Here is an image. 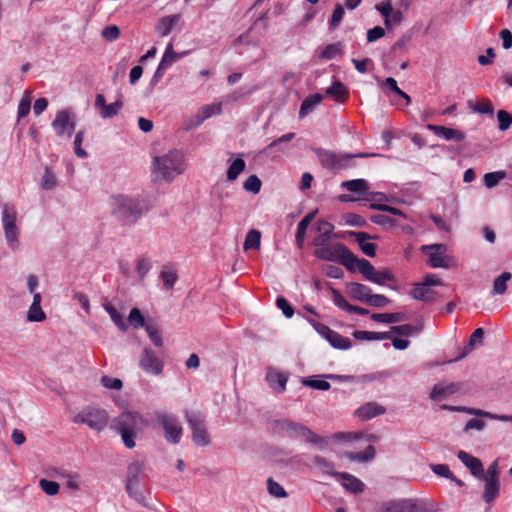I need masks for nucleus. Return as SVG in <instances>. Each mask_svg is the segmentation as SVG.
I'll return each instance as SVG.
<instances>
[{"mask_svg": "<svg viewBox=\"0 0 512 512\" xmlns=\"http://www.w3.org/2000/svg\"><path fill=\"white\" fill-rule=\"evenodd\" d=\"M461 383L437 384L433 387L430 398L432 400L446 399L461 389Z\"/></svg>", "mask_w": 512, "mask_h": 512, "instance_id": "24", "label": "nucleus"}, {"mask_svg": "<svg viewBox=\"0 0 512 512\" xmlns=\"http://www.w3.org/2000/svg\"><path fill=\"white\" fill-rule=\"evenodd\" d=\"M40 185L44 190H51L57 186L56 176L48 167H45Z\"/></svg>", "mask_w": 512, "mask_h": 512, "instance_id": "51", "label": "nucleus"}, {"mask_svg": "<svg viewBox=\"0 0 512 512\" xmlns=\"http://www.w3.org/2000/svg\"><path fill=\"white\" fill-rule=\"evenodd\" d=\"M505 177L504 171L489 172L484 175V184L487 188H493Z\"/></svg>", "mask_w": 512, "mask_h": 512, "instance_id": "55", "label": "nucleus"}, {"mask_svg": "<svg viewBox=\"0 0 512 512\" xmlns=\"http://www.w3.org/2000/svg\"><path fill=\"white\" fill-rule=\"evenodd\" d=\"M348 291L352 298L365 304L371 295V289L368 286L358 282H351L348 285Z\"/></svg>", "mask_w": 512, "mask_h": 512, "instance_id": "31", "label": "nucleus"}, {"mask_svg": "<svg viewBox=\"0 0 512 512\" xmlns=\"http://www.w3.org/2000/svg\"><path fill=\"white\" fill-rule=\"evenodd\" d=\"M95 107L99 110L102 118H111L118 114L122 104L120 102L107 104L104 95L97 94L95 98Z\"/></svg>", "mask_w": 512, "mask_h": 512, "instance_id": "21", "label": "nucleus"}, {"mask_svg": "<svg viewBox=\"0 0 512 512\" xmlns=\"http://www.w3.org/2000/svg\"><path fill=\"white\" fill-rule=\"evenodd\" d=\"M266 379L270 386L278 393H283L286 389L288 377L276 371H268Z\"/></svg>", "mask_w": 512, "mask_h": 512, "instance_id": "34", "label": "nucleus"}, {"mask_svg": "<svg viewBox=\"0 0 512 512\" xmlns=\"http://www.w3.org/2000/svg\"><path fill=\"white\" fill-rule=\"evenodd\" d=\"M457 457L470 470L474 477H484V468L480 459L465 451H459Z\"/></svg>", "mask_w": 512, "mask_h": 512, "instance_id": "20", "label": "nucleus"}, {"mask_svg": "<svg viewBox=\"0 0 512 512\" xmlns=\"http://www.w3.org/2000/svg\"><path fill=\"white\" fill-rule=\"evenodd\" d=\"M221 113V103H212L203 106L196 114V124H201L204 120Z\"/></svg>", "mask_w": 512, "mask_h": 512, "instance_id": "36", "label": "nucleus"}, {"mask_svg": "<svg viewBox=\"0 0 512 512\" xmlns=\"http://www.w3.org/2000/svg\"><path fill=\"white\" fill-rule=\"evenodd\" d=\"M100 381L101 384L107 389L120 390L123 386V383L120 379L112 378L107 375L102 376Z\"/></svg>", "mask_w": 512, "mask_h": 512, "instance_id": "64", "label": "nucleus"}, {"mask_svg": "<svg viewBox=\"0 0 512 512\" xmlns=\"http://www.w3.org/2000/svg\"><path fill=\"white\" fill-rule=\"evenodd\" d=\"M375 454V447L369 445L363 452H348L346 457L351 461L367 462L372 460L375 457Z\"/></svg>", "mask_w": 512, "mask_h": 512, "instance_id": "41", "label": "nucleus"}, {"mask_svg": "<svg viewBox=\"0 0 512 512\" xmlns=\"http://www.w3.org/2000/svg\"><path fill=\"white\" fill-rule=\"evenodd\" d=\"M512 274L510 272H503L494 279L492 295H503L507 290V282L511 279Z\"/></svg>", "mask_w": 512, "mask_h": 512, "instance_id": "40", "label": "nucleus"}, {"mask_svg": "<svg viewBox=\"0 0 512 512\" xmlns=\"http://www.w3.org/2000/svg\"><path fill=\"white\" fill-rule=\"evenodd\" d=\"M260 242L261 233L258 230L251 229L246 235L243 248L245 251L249 249H258L260 247Z\"/></svg>", "mask_w": 512, "mask_h": 512, "instance_id": "47", "label": "nucleus"}, {"mask_svg": "<svg viewBox=\"0 0 512 512\" xmlns=\"http://www.w3.org/2000/svg\"><path fill=\"white\" fill-rule=\"evenodd\" d=\"M181 15L180 14H173L168 15L165 17H162L158 20L156 24V31L161 36H167L171 33L174 26L180 21Z\"/></svg>", "mask_w": 512, "mask_h": 512, "instance_id": "26", "label": "nucleus"}, {"mask_svg": "<svg viewBox=\"0 0 512 512\" xmlns=\"http://www.w3.org/2000/svg\"><path fill=\"white\" fill-rule=\"evenodd\" d=\"M386 408L376 402H368L356 410V415L362 420H370L376 416L383 415Z\"/></svg>", "mask_w": 512, "mask_h": 512, "instance_id": "22", "label": "nucleus"}, {"mask_svg": "<svg viewBox=\"0 0 512 512\" xmlns=\"http://www.w3.org/2000/svg\"><path fill=\"white\" fill-rule=\"evenodd\" d=\"M267 489L272 496L277 498H283L287 496L284 488L279 483L275 482L272 478L267 480Z\"/></svg>", "mask_w": 512, "mask_h": 512, "instance_id": "61", "label": "nucleus"}, {"mask_svg": "<svg viewBox=\"0 0 512 512\" xmlns=\"http://www.w3.org/2000/svg\"><path fill=\"white\" fill-rule=\"evenodd\" d=\"M145 330H146L150 340L152 341V343L155 346L161 347L163 345L162 337L159 333V330L157 329V327L155 325L149 323L145 326Z\"/></svg>", "mask_w": 512, "mask_h": 512, "instance_id": "59", "label": "nucleus"}, {"mask_svg": "<svg viewBox=\"0 0 512 512\" xmlns=\"http://www.w3.org/2000/svg\"><path fill=\"white\" fill-rule=\"evenodd\" d=\"M187 54V51L180 53L175 52L173 49V43L169 42L168 45L166 46L161 61L155 71L153 79L162 78L167 69H169L175 62H177Z\"/></svg>", "mask_w": 512, "mask_h": 512, "instance_id": "14", "label": "nucleus"}, {"mask_svg": "<svg viewBox=\"0 0 512 512\" xmlns=\"http://www.w3.org/2000/svg\"><path fill=\"white\" fill-rule=\"evenodd\" d=\"M485 481L483 499L486 503L493 502L499 495L500 490V482H499V472H498V462L494 461L487 468L484 477H480Z\"/></svg>", "mask_w": 512, "mask_h": 512, "instance_id": "12", "label": "nucleus"}, {"mask_svg": "<svg viewBox=\"0 0 512 512\" xmlns=\"http://www.w3.org/2000/svg\"><path fill=\"white\" fill-rule=\"evenodd\" d=\"M139 366L147 374L160 375L164 364L150 348H145L140 357Z\"/></svg>", "mask_w": 512, "mask_h": 512, "instance_id": "15", "label": "nucleus"}, {"mask_svg": "<svg viewBox=\"0 0 512 512\" xmlns=\"http://www.w3.org/2000/svg\"><path fill=\"white\" fill-rule=\"evenodd\" d=\"M322 100L323 95L319 93L307 96L301 103L299 110L300 117H305L310 112H312L313 109L322 102Z\"/></svg>", "mask_w": 512, "mask_h": 512, "instance_id": "35", "label": "nucleus"}, {"mask_svg": "<svg viewBox=\"0 0 512 512\" xmlns=\"http://www.w3.org/2000/svg\"><path fill=\"white\" fill-rule=\"evenodd\" d=\"M336 480L340 481L342 486L349 492L356 494L364 490V483L347 472H340Z\"/></svg>", "mask_w": 512, "mask_h": 512, "instance_id": "25", "label": "nucleus"}, {"mask_svg": "<svg viewBox=\"0 0 512 512\" xmlns=\"http://www.w3.org/2000/svg\"><path fill=\"white\" fill-rule=\"evenodd\" d=\"M156 419L165 431V439L172 444L180 442L183 429L176 417L166 412H157Z\"/></svg>", "mask_w": 512, "mask_h": 512, "instance_id": "13", "label": "nucleus"}, {"mask_svg": "<svg viewBox=\"0 0 512 512\" xmlns=\"http://www.w3.org/2000/svg\"><path fill=\"white\" fill-rule=\"evenodd\" d=\"M348 234L355 239V241L359 244L361 251L365 255L369 257H374L376 255L377 245L375 243L367 242V240L376 238V236H371L370 234L362 231H349Z\"/></svg>", "mask_w": 512, "mask_h": 512, "instance_id": "19", "label": "nucleus"}, {"mask_svg": "<svg viewBox=\"0 0 512 512\" xmlns=\"http://www.w3.org/2000/svg\"><path fill=\"white\" fill-rule=\"evenodd\" d=\"M317 156L319 162L324 168L333 171H340L354 167L355 162L353 161V159L355 157H366L367 155L364 153H359L356 155L336 154L335 152L332 151L318 149Z\"/></svg>", "mask_w": 512, "mask_h": 512, "instance_id": "6", "label": "nucleus"}, {"mask_svg": "<svg viewBox=\"0 0 512 512\" xmlns=\"http://www.w3.org/2000/svg\"><path fill=\"white\" fill-rule=\"evenodd\" d=\"M83 139L84 131L80 130L74 138V152L79 158H86L88 156L87 152L82 148Z\"/></svg>", "mask_w": 512, "mask_h": 512, "instance_id": "62", "label": "nucleus"}, {"mask_svg": "<svg viewBox=\"0 0 512 512\" xmlns=\"http://www.w3.org/2000/svg\"><path fill=\"white\" fill-rule=\"evenodd\" d=\"M389 303H390V299H388L386 296L381 295V294H372L371 293L366 304L376 307V308H381V307L386 306Z\"/></svg>", "mask_w": 512, "mask_h": 512, "instance_id": "63", "label": "nucleus"}, {"mask_svg": "<svg viewBox=\"0 0 512 512\" xmlns=\"http://www.w3.org/2000/svg\"><path fill=\"white\" fill-rule=\"evenodd\" d=\"M317 214V210L308 213L303 217V219L298 223L297 231H296V241L299 245H302L305 234L307 231L308 226L314 219L315 215Z\"/></svg>", "mask_w": 512, "mask_h": 512, "instance_id": "39", "label": "nucleus"}, {"mask_svg": "<svg viewBox=\"0 0 512 512\" xmlns=\"http://www.w3.org/2000/svg\"><path fill=\"white\" fill-rule=\"evenodd\" d=\"M371 319L380 323H398L406 320L407 315L403 312L375 313L371 315Z\"/></svg>", "mask_w": 512, "mask_h": 512, "instance_id": "37", "label": "nucleus"}, {"mask_svg": "<svg viewBox=\"0 0 512 512\" xmlns=\"http://www.w3.org/2000/svg\"><path fill=\"white\" fill-rule=\"evenodd\" d=\"M184 170V157L178 150H171L165 155L153 158L151 171L155 182H171Z\"/></svg>", "mask_w": 512, "mask_h": 512, "instance_id": "3", "label": "nucleus"}, {"mask_svg": "<svg viewBox=\"0 0 512 512\" xmlns=\"http://www.w3.org/2000/svg\"><path fill=\"white\" fill-rule=\"evenodd\" d=\"M469 107L471 110L475 113L479 114H488L490 116H493L494 113V106L488 98L482 99L481 101L477 102H469Z\"/></svg>", "mask_w": 512, "mask_h": 512, "instance_id": "43", "label": "nucleus"}, {"mask_svg": "<svg viewBox=\"0 0 512 512\" xmlns=\"http://www.w3.org/2000/svg\"><path fill=\"white\" fill-rule=\"evenodd\" d=\"M160 278L163 281V286L166 290L173 289L176 281L178 280L176 267L172 264L164 265L160 272Z\"/></svg>", "mask_w": 512, "mask_h": 512, "instance_id": "30", "label": "nucleus"}, {"mask_svg": "<svg viewBox=\"0 0 512 512\" xmlns=\"http://www.w3.org/2000/svg\"><path fill=\"white\" fill-rule=\"evenodd\" d=\"M315 257L330 262H339L345 267V263L351 261L352 252L343 244L337 243L314 251Z\"/></svg>", "mask_w": 512, "mask_h": 512, "instance_id": "11", "label": "nucleus"}, {"mask_svg": "<svg viewBox=\"0 0 512 512\" xmlns=\"http://www.w3.org/2000/svg\"><path fill=\"white\" fill-rule=\"evenodd\" d=\"M105 311L109 314L111 320L114 324L121 330L126 331L127 325L122 317V315L117 311V309L112 304L104 305Z\"/></svg>", "mask_w": 512, "mask_h": 512, "instance_id": "46", "label": "nucleus"}, {"mask_svg": "<svg viewBox=\"0 0 512 512\" xmlns=\"http://www.w3.org/2000/svg\"><path fill=\"white\" fill-rule=\"evenodd\" d=\"M424 329V323L422 320L418 321L416 325L411 324H403L398 326H392L391 327V333L398 334L400 336H412L415 334H419Z\"/></svg>", "mask_w": 512, "mask_h": 512, "instance_id": "33", "label": "nucleus"}, {"mask_svg": "<svg viewBox=\"0 0 512 512\" xmlns=\"http://www.w3.org/2000/svg\"><path fill=\"white\" fill-rule=\"evenodd\" d=\"M484 337V329L477 328L470 336L468 344L463 348L461 354L457 356L454 361L461 360L466 357L475 346L481 345ZM453 362L450 360L449 363Z\"/></svg>", "mask_w": 512, "mask_h": 512, "instance_id": "27", "label": "nucleus"}, {"mask_svg": "<svg viewBox=\"0 0 512 512\" xmlns=\"http://www.w3.org/2000/svg\"><path fill=\"white\" fill-rule=\"evenodd\" d=\"M272 430L282 437L290 440H301L321 450L325 449L327 445V440L324 437L313 432L308 426L290 419L274 420Z\"/></svg>", "mask_w": 512, "mask_h": 512, "instance_id": "2", "label": "nucleus"}, {"mask_svg": "<svg viewBox=\"0 0 512 512\" xmlns=\"http://www.w3.org/2000/svg\"><path fill=\"white\" fill-rule=\"evenodd\" d=\"M344 45L338 41L318 49V56L322 60H331L343 54Z\"/></svg>", "mask_w": 512, "mask_h": 512, "instance_id": "32", "label": "nucleus"}, {"mask_svg": "<svg viewBox=\"0 0 512 512\" xmlns=\"http://www.w3.org/2000/svg\"><path fill=\"white\" fill-rule=\"evenodd\" d=\"M301 382L304 386H308L316 390L327 391L331 388L330 383L325 380L304 377Z\"/></svg>", "mask_w": 512, "mask_h": 512, "instance_id": "52", "label": "nucleus"}, {"mask_svg": "<svg viewBox=\"0 0 512 512\" xmlns=\"http://www.w3.org/2000/svg\"><path fill=\"white\" fill-rule=\"evenodd\" d=\"M261 180L257 175H250L243 183V188L247 192L258 194L261 190Z\"/></svg>", "mask_w": 512, "mask_h": 512, "instance_id": "53", "label": "nucleus"}, {"mask_svg": "<svg viewBox=\"0 0 512 512\" xmlns=\"http://www.w3.org/2000/svg\"><path fill=\"white\" fill-rule=\"evenodd\" d=\"M410 295L413 299L433 302L435 300L436 292L423 285L422 283L414 284V287L410 291Z\"/></svg>", "mask_w": 512, "mask_h": 512, "instance_id": "28", "label": "nucleus"}, {"mask_svg": "<svg viewBox=\"0 0 512 512\" xmlns=\"http://www.w3.org/2000/svg\"><path fill=\"white\" fill-rule=\"evenodd\" d=\"M46 319V314L42 310L41 305L31 304L27 312V320L29 322H41Z\"/></svg>", "mask_w": 512, "mask_h": 512, "instance_id": "54", "label": "nucleus"}, {"mask_svg": "<svg viewBox=\"0 0 512 512\" xmlns=\"http://www.w3.org/2000/svg\"><path fill=\"white\" fill-rule=\"evenodd\" d=\"M326 94L339 103H344L349 97L347 87L340 81H334L330 87L327 88Z\"/></svg>", "mask_w": 512, "mask_h": 512, "instance_id": "29", "label": "nucleus"}, {"mask_svg": "<svg viewBox=\"0 0 512 512\" xmlns=\"http://www.w3.org/2000/svg\"><path fill=\"white\" fill-rule=\"evenodd\" d=\"M109 203L111 214L123 225L130 226L135 224L147 211L142 199L130 195H112Z\"/></svg>", "mask_w": 512, "mask_h": 512, "instance_id": "1", "label": "nucleus"}, {"mask_svg": "<svg viewBox=\"0 0 512 512\" xmlns=\"http://www.w3.org/2000/svg\"><path fill=\"white\" fill-rule=\"evenodd\" d=\"M246 163L241 158H236L229 166L227 170V180L234 181L238 178V176L245 170Z\"/></svg>", "mask_w": 512, "mask_h": 512, "instance_id": "45", "label": "nucleus"}, {"mask_svg": "<svg viewBox=\"0 0 512 512\" xmlns=\"http://www.w3.org/2000/svg\"><path fill=\"white\" fill-rule=\"evenodd\" d=\"M17 212L13 205L5 204L2 210V224L7 244L13 250L19 246V229L16 224Z\"/></svg>", "mask_w": 512, "mask_h": 512, "instance_id": "8", "label": "nucleus"}, {"mask_svg": "<svg viewBox=\"0 0 512 512\" xmlns=\"http://www.w3.org/2000/svg\"><path fill=\"white\" fill-rule=\"evenodd\" d=\"M353 336L358 340H368V341H372V340L381 341V340H386V339L391 338L390 332H371V331H360V330L355 331L353 333Z\"/></svg>", "mask_w": 512, "mask_h": 512, "instance_id": "42", "label": "nucleus"}, {"mask_svg": "<svg viewBox=\"0 0 512 512\" xmlns=\"http://www.w3.org/2000/svg\"><path fill=\"white\" fill-rule=\"evenodd\" d=\"M342 188H346L348 191L357 193L364 196L363 199L366 201H373L376 198H384L382 193L369 192L368 182L365 179H354L348 180L341 183Z\"/></svg>", "mask_w": 512, "mask_h": 512, "instance_id": "16", "label": "nucleus"}, {"mask_svg": "<svg viewBox=\"0 0 512 512\" xmlns=\"http://www.w3.org/2000/svg\"><path fill=\"white\" fill-rule=\"evenodd\" d=\"M395 277L389 269L375 270L370 282L378 285H384L386 281H394Z\"/></svg>", "mask_w": 512, "mask_h": 512, "instance_id": "49", "label": "nucleus"}, {"mask_svg": "<svg viewBox=\"0 0 512 512\" xmlns=\"http://www.w3.org/2000/svg\"><path fill=\"white\" fill-rule=\"evenodd\" d=\"M31 109V96L28 92H25L18 105V119L26 117Z\"/></svg>", "mask_w": 512, "mask_h": 512, "instance_id": "57", "label": "nucleus"}, {"mask_svg": "<svg viewBox=\"0 0 512 512\" xmlns=\"http://www.w3.org/2000/svg\"><path fill=\"white\" fill-rule=\"evenodd\" d=\"M311 463L312 464L309 467L311 469L318 470L323 475L337 479L338 474L340 473L336 471L334 462L321 455H313L311 457Z\"/></svg>", "mask_w": 512, "mask_h": 512, "instance_id": "18", "label": "nucleus"}, {"mask_svg": "<svg viewBox=\"0 0 512 512\" xmlns=\"http://www.w3.org/2000/svg\"><path fill=\"white\" fill-rule=\"evenodd\" d=\"M76 116L71 108L61 110L52 122V128H75Z\"/></svg>", "mask_w": 512, "mask_h": 512, "instance_id": "23", "label": "nucleus"}, {"mask_svg": "<svg viewBox=\"0 0 512 512\" xmlns=\"http://www.w3.org/2000/svg\"><path fill=\"white\" fill-rule=\"evenodd\" d=\"M185 418L192 429V440L198 446H208L210 437L206 429L204 417L200 413L185 412Z\"/></svg>", "mask_w": 512, "mask_h": 512, "instance_id": "10", "label": "nucleus"}, {"mask_svg": "<svg viewBox=\"0 0 512 512\" xmlns=\"http://www.w3.org/2000/svg\"><path fill=\"white\" fill-rule=\"evenodd\" d=\"M438 137H442L447 141H462L465 134L461 130H434Z\"/></svg>", "mask_w": 512, "mask_h": 512, "instance_id": "50", "label": "nucleus"}, {"mask_svg": "<svg viewBox=\"0 0 512 512\" xmlns=\"http://www.w3.org/2000/svg\"><path fill=\"white\" fill-rule=\"evenodd\" d=\"M432 504L419 499L389 500L378 505L376 512H435Z\"/></svg>", "mask_w": 512, "mask_h": 512, "instance_id": "5", "label": "nucleus"}, {"mask_svg": "<svg viewBox=\"0 0 512 512\" xmlns=\"http://www.w3.org/2000/svg\"><path fill=\"white\" fill-rule=\"evenodd\" d=\"M128 320L131 323L132 326L135 328L139 327H145L147 324H145V318L142 315L141 311L138 308H132Z\"/></svg>", "mask_w": 512, "mask_h": 512, "instance_id": "58", "label": "nucleus"}, {"mask_svg": "<svg viewBox=\"0 0 512 512\" xmlns=\"http://www.w3.org/2000/svg\"><path fill=\"white\" fill-rule=\"evenodd\" d=\"M145 465L139 460L131 462L127 470V483L139 482V476L143 473Z\"/></svg>", "mask_w": 512, "mask_h": 512, "instance_id": "44", "label": "nucleus"}, {"mask_svg": "<svg viewBox=\"0 0 512 512\" xmlns=\"http://www.w3.org/2000/svg\"><path fill=\"white\" fill-rule=\"evenodd\" d=\"M351 261L345 263V268L350 272L358 270L368 281L372 279L375 272L374 266L366 259H359L353 253L350 257Z\"/></svg>", "mask_w": 512, "mask_h": 512, "instance_id": "17", "label": "nucleus"}, {"mask_svg": "<svg viewBox=\"0 0 512 512\" xmlns=\"http://www.w3.org/2000/svg\"><path fill=\"white\" fill-rule=\"evenodd\" d=\"M140 422L142 418L138 413L125 411L113 420L111 427L121 435L124 445L132 449L136 445L134 438Z\"/></svg>", "mask_w": 512, "mask_h": 512, "instance_id": "4", "label": "nucleus"}, {"mask_svg": "<svg viewBox=\"0 0 512 512\" xmlns=\"http://www.w3.org/2000/svg\"><path fill=\"white\" fill-rule=\"evenodd\" d=\"M40 488L49 496H54L59 492V484L55 481L41 479L39 481Z\"/></svg>", "mask_w": 512, "mask_h": 512, "instance_id": "60", "label": "nucleus"}, {"mask_svg": "<svg viewBox=\"0 0 512 512\" xmlns=\"http://www.w3.org/2000/svg\"><path fill=\"white\" fill-rule=\"evenodd\" d=\"M344 15H345V10L342 7V5L341 4H336L335 8L333 10V13L331 15V18H330V20L328 22L329 28L330 29L337 28L339 26V24L341 23Z\"/></svg>", "mask_w": 512, "mask_h": 512, "instance_id": "56", "label": "nucleus"}, {"mask_svg": "<svg viewBox=\"0 0 512 512\" xmlns=\"http://www.w3.org/2000/svg\"><path fill=\"white\" fill-rule=\"evenodd\" d=\"M326 340L336 349L347 350L352 346V342L348 337H344L334 330L329 332Z\"/></svg>", "mask_w": 512, "mask_h": 512, "instance_id": "38", "label": "nucleus"}, {"mask_svg": "<svg viewBox=\"0 0 512 512\" xmlns=\"http://www.w3.org/2000/svg\"><path fill=\"white\" fill-rule=\"evenodd\" d=\"M126 490L127 493L131 498H133L135 501L140 503L143 506H148V504L145 501V496L139 489V482H131L126 484Z\"/></svg>", "mask_w": 512, "mask_h": 512, "instance_id": "48", "label": "nucleus"}, {"mask_svg": "<svg viewBox=\"0 0 512 512\" xmlns=\"http://www.w3.org/2000/svg\"><path fill=\"white\" fill-rule=\"evenodd\" d=\"M421 252L428 257L427 264L432 268H449L452 265V258L447 256L448 247L446 244L437 243L423 245Z\"/></svg>", "mask_w": 512, "mask_h": 512, "instance_id": "9", "label": "nucleus"}, {"mask_svg": "<svg viewBox=\"0 0 512 512\" xmlns=\"http://www.w3.org/2000/svg\"><path fill=\"white\" fill-rule=\"evenodd\" d=\"M76 424H85L97 432L102 431L108 424L109 416L104 409L88 406L73 418Z\"/></svg>", "mask_w": 512, "mask_h": 512, "instance_id": "7", "label": "nucleus"}]
</instances>
